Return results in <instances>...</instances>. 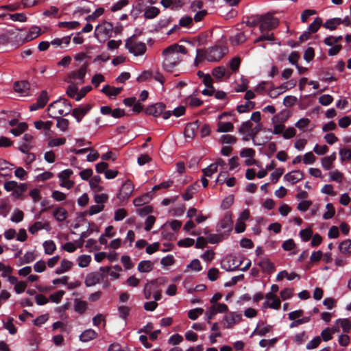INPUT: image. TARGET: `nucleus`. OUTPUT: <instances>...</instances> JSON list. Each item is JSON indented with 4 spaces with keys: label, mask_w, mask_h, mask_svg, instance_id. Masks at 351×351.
Returning a JSON list of instances; mask_svg holds the SVG:
<instances>
[{
    "label": "nucleus",
    "mask_w": 351,
    "mask_h": 351,
    "mask_svg": "<svg viewBox=\"0 0 351 351\" xmlns=\"http://www.w3.org/2000/svg\"><path fill=\"white\" fill-rule=\"evenodd\" d=\"M217 125H218V128L217 130V132H232V131H233V129H234V125L230 122L219 121Z\"/></svg>",
    "instance_id": "31"
},
{
    "label": "nucleus",
    "mask_w": 351,
    "mask_h": 351,
    "mask_svg": "<svg viewBox=\"0 0 351 351\" xmlns=\"http://www.w3.org/2000/svg\"><path fill=\"white\" fill-rule=\"evenodd\" d=\"M321 341H322V339H321L320 337H318V336L315 337L311 341H310L309 342L307 343L306 346V349L312 350V349L316 348L320 344Z\"/></svg>",
    "instance_id": "56"
},
{
    "label": "nucleus",
    "mask_w": 351,
    "mask_h": 351,
    "mask_svg": "<svg viewBox=\"0 0 351 351\" xmlns=\"http://www.w3.org/2000/svg\"><path fill=\"white\" fill-rule=\"evenodd\" d=\"M204 176L211 177L212 175L217 171V165L211 164L208 167L202 169Z\"/></svg>",
    "instance_id": "46"
},
{
    "label": "nucleus",
    "mask_w": 351,
    "mask_h": 351,
    "mask_svg": "<svg viewBox=\"0 0 351 351\" xmlns=\"http://www.w3.org/2000/svg\"><path fill=\"white\" fill-rule=\"evenodd\" d=\"M339 155L341 157V160H351V149L342 148L339 150Z\"/></svg>",
    "instance_id": "62"
},
{
    "label": "nucleus",
    "mask_w": 351,
    "mask_h": 351,
    "mask_svg": "<svg viewBox=\"0 0 351 351\" xmlns=\"http://www.w3.org/2000/svg\"><path fill=\"white\" fill-rule=\"evenodd\" d=\"M27 186L26 184H21L20 185L17 184V186L13 191V195L19 198L23 195V193L27 190Z\"/></svg>",
    "instance_id": "50"
},
{
    "label": "nucleus",
    "mask_w": 351,
    "mask_h": 351,
    "mask_svg": "<svg viewBox=\"0 0 351 351\" xmlns=\"http://www.w3.org/2000/svg\"><path fill=\"white\" fill-rule=\"evenodd\" d=\"M49 101V97L46 90H43L37 99V107L44 108Z\"/></svg>",
    "instance_id": "34"
},
{
    "label": "nucleus",
    "mask_w": 351,
    "mask_h": 351,
    "mask_svg": "<svg viewBox=\"0 0 351 351\" xmlns=\"http://www.w3.org/2000/svg\"><path fill=\"white\" fill-rule=\"evenodd\" d=\"M263 130V125L261 123H258L254 128H252L248 136L254 141L255 136Z\"/></svg>",
    "instance_id": "49"
},
{
    "label": "nucleus",
    "mask_w": 351,
    "mask_h": 351,
    "mask_svg": "<svg viewBox=\"0 0 351 351\" xmlns=\"http://www.w3.org/2000/svg\"><path fill=\"white\" fill-rule=\"evenodd\" d=\"M91 261V257L90 255H81L78 258V265L80 267H86L90 262Z\"/></svg>",
    "instance_id": "42"
},
{
    "label": "nucleus",
    "mask_w": 351,
    "mask_h": 351,
    "mask_svg": "<svg viewBox=\"0 0 351 351\" xmlns=\"http://www.w3.org/2000/svg\"><path fill=\"white\" fill-rule=\"evenodd\" d=\"M152 192H149L141 197L135 198L133 201L134 206H141L146 203H148L152 198Z\"/></svg>",
    "instance_id": "26"
},
{
    "label": "nucleus",
    "mask_w": 351,
    "mask_h": 351,
    "mask_svg": "<svg viewBox=\"0 0 351 351\" xmlns=\"http://www.w3.org/2000/svg\"><path fill=\"white\" fill-rule=\"evenodd\" d=\"M298 101V99L295 96L289 95L286 96L283 99V104L287 107H292L294 106Z\"/></svg>",
    "instance_id": "58"
},
{
    "label": "nucleus",
    "mask_w": 351,
    "mask_h": 351,
    "mask_svg": "<svg viewBox=\"0 0 351 351\" xmlns=\"http://www.w3.org/2000/svg\"><path fill=\"white\" fill-rule=\"evenodd\" d=\"M255 107V103L251 101H246L244 104L239 105L237 107V110L239 113H244L249 112Z\"/></svg>",
    "instance_id": "30"
},
{
    "label": "nucleus",
    "mask_w": 351,
    "mask_h": 351,
    "mask_svg": "<svg viewBox=\"0 0 351 351\" xmlns=\"http://www.w3.org/2000/svg\"><path fill=\"white\" fill-rule=\"evenodd\" d=\"M221 141L223 144H234L237 142V138L230 134H223L221 136Z\"/></svg>",
    "instance_id": "61"
},
{
    "label": "nucleus",
    "mask_w": 351,
    "mask_h": 351,
    "mask_svg": "<svg viewBox=\"0 0 351 351\" xmlns=\"http://www.w3.org/2000/svg\"><path fill=\"white\" fill-rule=\"evenodd\" d=\"M80 25V23L78 21H70V22H60L59 23L58 26L60 27H66L70 29H74L77 28Z\"/></svg>",
    "instance_id": "45"
},
{
    "label": "nucleus",
    "mask_w": 351,
    "mask_h": 351,
    "mask_svg": "<svg viewBox=\"0 0 351 351\" xmlns=\"http://www.w3.org/2000/svg\"><path fill=\"white\" fill-rule=\"evenodd\" d=\"M258 265L264 272L271 274L275 271L274 264L268 258H263Z\"/></svg>",
    "instance_id": "17"
},
{
    "label": "nucleus",
    "mask_w": 351,
    "mask_h": 351,
    "mask_svg": "<svg viewBox=\"0 0 351 351\" xmlns=\"http://www.w3.org/2000/svg\"><path fill=\"white\" fill-rule=\"evenodd\" d=\"M221 268L226 271H236L239 269L237 265V257L232 255L227 256L221 263Z\"/></svg>",
    "instance_id": "8"
},
{
    "label": "nucleus",
    "mask_w": 351,
    "mask_h": 351,
    "mask_svg": "<svg viewBox=\"0 0 351 351\" xmlns=\"http://www.w3.org/2000/svg\"><path fill=\"white\" fill-rule=\"evenodd\" d=\"M128 4V0H120L111 7V11L114 12H117L118 10H121L124 6H126Z\"/></svg>",
    "instance_id": "59"
},
{
    "label": "nucleus",
    "mask_w": 351,
    "mask_h": 351,
    "mask_svg": "<svg viewBox=\"0 0 351 351\" xmlns=\"http://www.w3.org/2000/svg\"><path fill=\"white\" fill-rule=\"evenodd\" d=\"M333 101V97L330 95H323L319 97V102L322 106H328Z\"/></svg>",
    "instance_id": "57"
},
{
    "label": "nucleus",
    "mask_w": 351,
    "mask_h": 351,
    "mask_svg": "<svg viewBox=\"0 0 351 351\" xmlns=\"http://www.w3.org/2000/svg\"><path fill=\"white\" fill-rule=\"evenodd\" d=\"M189 269L195 271H199L202 270V267L199 261L197 258L193 259L189 265H187L186 269L185 271H188Z\"/></svg>",
    "instance_id": "44"
},
{
    "label": "nucleus",
    "mask_w": 351,
    "mask_h": 351,
    "mask_svg": "<svg viewBox=\"0 0 351 351\" xmlns=\"http://www.w3.org/2000/svg\"><path fill=\"white\" fill-rule=\"evenodd\" d=\"M262 21L259 25V29L261 33L265 31H271L276 29L279 25V20L274 17L271 14H262Z\"/></svg>",
    "instance_id": "6"
},
{
    "label": "nucleus",
    "mask_w": 351,
    "mask_h": 351,
    "mask_svg": "<svg viewBox=\"0 0 351 351\" xmlns=\"http://www.w3.org/2000/svg\"><path fill=\"white\" fill-rule=\"evenodd\" d=\"M158 282V279H154L145 284L144 287V295L145 299L149 300L151 298L152 293H154L157 289L156 285Z\"/></svg>",
    "instance_id": "15"
},
{
    "label": "nucleus",
    "mask_w": 351,
    "mask_h": 351,
    "mask_svg": "<svg viewBox=\"0 0 351 351\" xmlns=\"http://www.w3.org/2000/svg\"><path fill=\"white\" fill-rule=\"evenodd\" d=\"M71 102L65 98H60L48 106L49 116L57 120L56 126L62 132L67 130L69 121L66 119L60 117V116L68 115L71 111Z\"/></svg>",
    "instance_id": "1"
},
{
    "label": "nucleus",
    "mask_w": 351,
    "mask_h": 351,
    "mask_svg": "<svg viewBox=\"0 0 351 351\" xmlns=\"http://www.w3.org/2000/svg\"><path fill=\"white\" fill-rule=\"evenodd\" d=\"M322 18L316 17L313 22L308 26L307 31H308L311 34L316 33L322 25Z\"/></svg>",
    "instance_id": "27"
},
{
    "label": "nucleus",
    "mask_w": 351,
    "mask_h": 351,
    "mask_svg": "<svg viewBox=\"0 0 351 351\" xmlns=\"http://www.w3.org/2000/svg\"><path fill=\"white\" fill-rule=\"evenodd\" d=\"M195 243V240L191 238H185L183 239H180L178 242V245L181 247H189L193 245Z\"/></svg>",
    "instance_id": "52"
},
{
    "label": "nucleus",
    "mask_w": 351,
    "mask_h": 351,
    "mask_svg": "<svg viewBox=\"0 0 351 351\" xmlns=\"http://www.w3.org/2000/svg\"><path fill=\"white\" fill-rule=\"evenodd\" d=\"M4 328L7 329L11 335L16 333V328L13 324V318L9 317L7 322L3 324Z\"/></svg>",
    "instance_id": "54"
},
{
    "label": "nucleus",
    "mask_w": 351,
    "mask_h": 351,
    "mask_svg": "<svg viewBox=\"0 0 351 351\" xmlns=\"http://www.w3.org/2000/svg\"><path fill=\"white\" fill-rule=\"evenodd\" d=\"M27 128V124L25 122H21L18 124L17 127L12 129L11 133L14 136H19Z\"/></svg>",
    "instance_id": "39"
},
{
    "label": "nucleus",
    "mask_w": 351,
    "mask_h": 351,
    "mask_svg": "<svg viewBox=\"0 0 351 351\" xmlns=\"http://www.w3.org/2000/svg\"><path fill=\"white\" fill-rule=\"evenodd\" d=\"M104 12V9L103 8H99L97 10H95V11L93 14H91L88 15V16H86V20L88 22H89V21H94L99 16L103 14Z\"/></svg>",
    "instance_id": "48"
},
{
    "label": "nucleus",
    "mask_w": 351,
    "mask_h": 351,
    "mask_svg": "<svg viewBox=\"0 0 351 351\" xmlns=\"http://www.w3.org/2000/svg\"><path fill=\"white\" fill-rule=\"evenodd\" d=\"M223 239V236L222 234H210L207 237V241L210 243H219L222 241Z\"/></svg>",
    "instance_id": "51"
},
{
    "label": "nucleus",
    "mask_w": 351,
    "mask_h": 351,
    "mask_svg": "<svg viewBox=\"0 0 351 351\" xmlns=\"http://www.w3.org/2000/svg\"><path fill=\"white\" fill-rule=\"evenodd\" d=\"M234 202V195H230L224 198L221 202V207L223 210L229 208Z\"/></svg>",
    "instance_id": "47"
},
{
    "label": "nucleus",
    "mask_w": 351,
    "mask_h": 351,
    "mask_svg": "<svg viewBox=\"0 0 351 351\" xmlns=\"http://www.w3.org/2000/svg\"><path fill=\"white\" fill-rule=\"evenodd\" d=\"M262 19H263V17H261V15L257 14V15L252 16L245 22V24L250 27H254L257 26L258 24L261 25Z\"/></svg>",
    "instance_id": "36"
},
{
    "label": "nucleus",
    "mask_w": 351,
    "mask_h": 351,
    "mask_svg": "<svg viewBox=\"0 0 351 351\" xmlns=\"http://www.w3.org/2000/svg\"><path fill=\"white\" fill-rule=\"evenodd\" d=\"M304 178V173L300 170H295L292 171L288 173H287L284 176V180L291 182L292 184L296 183L297 182L302 180Z\"/></svg>",
    "instance_id": "12"
},
{
    "label": "nucleus",
    "mask_w": 351,
    "mask_h": 351,
    "mask_svg": "<svg viewBox=\"0 0 351 351\" xmlns=\"http://www.w3.org/2000/svg\"><path fill=\"white\" fill-rule=\"evenodd\" d=\"M242 318L241 314L236 313H230L228 315L225 316V319L228 323V328H231L235 323L239 322Z\"/></svg>",
    "instance_id": "21"
},
{
    "label": "nucleus",
    "mask_w": 351,
    "mask_h": 351,
    "mask_svg": "<svg viewBox=\"0 0 351 351\" xmlns=\"http://www.w3.org/2000/svg\"><path fill=\"white\" fill-rule=\"evenodd\" d=\"M160 14V10L156 7H149L147 8L144 12V16L145 19H152L156 17Z\"/></svg>",
    "instance_id": "29"
},
{
    "label": "nucleus",
    "mask_w": 351,
    "mask_h": 351,
    "mask_svg": "<svg viewBox=\"0 0 351 351\" xmlns=\"http://www.w3.org/2000/svg\"><path fill=\"white\" fill-rule=\"evenodd\" d=\"M90 109L91 106L88 104L84 107L76 108L72 110V115L76 119V121L80 123L83 117L85 116Z\"/></svg>",
    "instance_id": "14"
},
{
    "label": "nucleus",
    "mask_w": 351,
    "mask_h": 351,
    "mask_svg": "<svg viewBox=\"0 0 351 351\" xmlns=\"http://www.w3.org/2000/svg\"><path fill=\"white\" fill-rule=\"evenodd\" d=\"M64 295V291L62 290H60L53 294H51L49 298L53 302L59 303L61 301Z\"/></svg>",
    "instance_id": "60"
},
{
    "label": "nucleus",
    "mask_w": 351,
    "mask_h": 351,
    "mask_svg": "<svg viewBox=\"0 0 351 351\" xmlns=\"http://www.w3.org/2000/svg\"><path fill=\"white\" fill-rule=\"evenodd\" d=\"M125 47L130 53L135 56L143 55L147 50L145 43L137 42L136 36L134 34L126 39Z\"/></svg>",
    "instance_id": "4"
},
{
    "label": "nucleus",
    "mask_w": 351,
    "mask_h": 351,
    "mask_svg": "<svg viewBox=\"0 0 351 351\" xmlns=\"http://www.w3.org/2000/svg\"><path fill=\"white\" fill-rule=\"evenodd\" d=\"M88 64L86 63L84 64L81 67L77 70L71 72L69 77L70 79L72 80H80L81 81V83H84V77L86 73Z\"/></svg>",
    "instance_id": "13"
},
{
    "label": "nucleus",
    "mask_w": 351,
    "mask_h": 351,
    "mask_svg": "<svg viewBox=\"0 0 351 351\" xmlns=\"http://www.w3.org/2000/svg\"><path fill=\"white\" fill-rule=\"evenodd\" d=\"M122 89L123 88L121 87L116 88L110 85H106L101 89V92L109 97H116L121 92Z\"/></svg>",
    "instance_id": "19"
},
{
    "label": "nucleus",
    "mask_w": 351,
    "mask_h": 351,
    "mask_svg": "<svg viewBox=\"0 0 351 351\" xmlns=\"http://www.w3.org/2000/svg\"><path fill=\"white\" fill-rule=\"evenodd\" d=\"M14 90L23 95H27L30 88V84L27 81L16 82L14 84Z\"/></svg>",
    "instance_id": "16"
},
{
    "label": "nucleus",
    "mask_w": 351,
    "mask_h": 351,
    "mask_svg": "<svg viewBox=\"0 0 351 351\" xmlns=\"http://www.w3.org/2000/svg\"><path fill=\"white\" fill-rule=\"evenodd\" d=\"M43 247L45 249V252L47 254H52L56 250V244L51 240L45 241L43 243Z\"/></svg>",
    "instance_id": "38"
},
{
    "label": "nucleus",
    "mask_w": 351,
    "mask_h": 351,
    "mask_svg": "<svg viewBox=\"0 0 351 351\" xmlns=\"http://www.w3.org/2000/svg\"><path fill=\"white\" fill-rule=\"evenodd\" d=\"M247 39L244 32H239L230 37L229 40L232 45H239L243 43Z\"/></svg>",
    "instance_id": "20"
},
{
    "label": "nucleus",
    "mask_w": 351,
    "mask_h": 351,
    "mask_svg": "<svg viewBox=\"0 0 351 351\" xmlns=\"http://www.w3.org/2000/svg\"><path fill=\"white\" fill-rule=\"evenodd\" d=\"M49 226V223H43L41 221H36L29 228L31 234H34L38 230L47 229Z\"/></svg>",
    "instance_id": "33"
},
{
    "label": "nucleus",
    "mask_w": 351,
    "mask_h": 351,
    "mask_svg": "<svg viewBox=\"0 0 351 351\" xmlns=\"http://www.w3.org/2000/svg\"><path fill=\"white\" fill-rule=\"evenodd\" d=\"M241 58L239 57L233 58L230 62V66L232 72H237L241 64Z\"/></svg>",
    "instance_id": "53"
},
{
    "label": "nucleus",
    "mask_w": 351,
    "mask_h": 351,
    "mask_svg": "<svg viewBox=\"0 0 351 351\" xmlns=\"http://www.w3.org/2000/svg\"><path fill=\"white\" fill-rule=\"evenodd\" d=\"M337 324H339L344 332H349L351 330V323L348 319H338Z\"/></svg>",
    "instance_id": "40"
},
{
    "label": "nucleus",
    "mask_w": 351,
    "mask_h": 351,
    "mask_svg": "<svg viewBox=\"0 0 351 351\" xmlns=\"http://www.w3.org/2000/svg\"><path fill=\"white\" fill-rule=\"evenodd\" d=\"M104 276L100 272H92L87 274L84 283L86 287L94 286L97 283H99L101 280L103 279Z\"/></svg>",
    "instance_id": "10"
},
{
    "label": "nucleus",
    "mask_w": 351,
    "mask_h": 351,
    "mask_svg": "<svg viewBox=\"0 0 351 351\" xmlns=\"http://www.w3.org/2000/svg\"><path fill=\"white\" fill-rule=\"evenodd\" d=\"M204 313V309L202 308H196L194 309H191L188 312V317L189 319L192 320H195L197 319L198 316L202 315Z\"/></svg>",
    "instance_id": "43"
},
{
    "label": "nucleus",
    "mask_w": 351,
    "mask_h": 351,
    "mask_svg": "<svg viewBox=\"0 0 351 351\" xmlns=\"http://www.w3.org/2000/svg\"><path fill=\"white\" fill-rule=\"evenodd\" d=\"M154 269V263L150 261H141L138 265V271L141 273H147Z\"/></svg>",
    "instance_id": "23"
},
{
    "label": "nucleus",
    "mask_w": 351,
    "mask_h": 351,
    "mask_svg": "<svg viewBox=\"0 0 351 351\" xmlns=\"http://www.w3.org/2000/svg\"><path fill=\"white\" fill-rule=\"evenodd\" d=\"M226 51V48L222 49L221 47L217 45L213 46L207 50L198 49H197L195 63L197 65L198 62H201L203 58L206 59L208 62H218L223 57Z\"/></svg>",
    "instance_id": "2"
},
{
    "label": "nucleus",
    "mask_w": 351,
    "mask_h": 351,
    "mask_svg": "<svg viewBox=\"0 0 351 351\" xmlns=\"http://www.w3.org/2000/svg\"><path fill=\"white\" fill-rule=\"evenodd\" d=\"M339 248L343 254H351V240L347 239L341 242Z\"/></svg>",
    "instance_id": "37"
},
{
    "label": "nucleus",
    "mask_w": 351,
    "mask_h": 351,
    "mask_svg": "<svg viewBox=\"0 0 351 351\" xmlns=\"http://www.w3.org/2000/svg\"><path fill=\"white\" fill-rule=\"evenodd\" d=\"M53 215L58 221L62 222L66 219L68 213L64 208L58 207L53 210Z\"/></svg>",
    "instance_id": "22"
},
{
    "label": "nucleus",
    "mask_w": 351,
    "mask_h": 351,
    "mask_svg": "<svg viewBox=\"0 0 351 351\" xmlns=\"http://www.w3.org/2000/svg\"><path fill=\"white\" fill-rule=\"evenodd\" d=\"M12 165L5 160H3L0 158V176H7L10 175V172L11 169L10 166Z\"/></svg>",
    "instance_id": "28"
},
{
    "label": "nucleus",
    "mask_w": 351,
    "mask_h": 351,
    "mask_svg": "<svg viewBox=\"0 0 351 351\" xmlns=\"http://www.w3.org/2000/svg\"><path fill=\"white\" fill-rule=\"evenodd\" d=\"M200 125L201 121L199 120L188 123L184 129L185 137L191 139L193 138L195 136Z\"/></svg>",
    "instance_id": "9"
},
{
    "label": "nucleus",
    "mask_w": 351,
    "mask_h": 351,
    "mask_svg": "<svg viewBox=\"0 0 351 351\" xmlns=\"http://www.w3.org/2000/svg\"><path fill=\"white\" fill-rule=\"evenodd\" d=\"M341 24V18H332L328 19L322 25L326 29H328L330 30H335L337 28V26Z\"/></svg>",
    "instance_id": "24"
},
{
    "label": "nucleus",
    "mask_w": 351,
    "mask_h": 351,
    "mask_svg": "<svg viewBox=\"0 0 351 351\" xmlns=\"http://www.w3.org/2000/svg\"><path fill=\"white\" fill-rule=\"evenodd\" d=\"M134 190V186L130 180H126L122 185L117 197L120 199H128Z\"/></svg>",
    "instance_id": "7"
},
{
    "label": "nucleus",
    "mask_w": 351,
    "mask_h": 351,
    "mask_svg": "<svg viewBox=\"0 0 351 351\" xmlns=\"http://www.w3.org/2000/svg\"><path fill=\"white\" fill-rule=\"evenodd\" d=\"M300 235L303 241H308L313 236V231L311 229H304L300 232Z\"/></svg>",
    "instance_id": "64"
},
{
    "label": "nucleus",
    "mask_w": 351,
    "mask_h": 351,
    "mask_svg": "<svg viewBox=\"0 0 351 351\" xmlns=\"http://www.w3.org/2000/svg\"><path fill=\"white\" fill-rule=\"evenodd\" d=\"M127 216V211L124 208H119L114 212V220L115 221H121Z\"/></svg>",
    "instance_id": "63"
},
{
    "label": "nucleus",
    "mask_w": 351,
    "mask_h": 351,
    "mask_svg": "<svg viewBox=\"0 0 351 351\" xmlns=\"http://www.w3.org/2000/svg\"><path fill=\"white\" fill-rule=\"evenodd\" d=\"M198 187L199 185L197 183L189 186L182 195L184 200L188 201L191 199L193 197V194L197 191Z\"/></svg>",
    "instance_id": "25"
},
{
    "label": "nucleus",
    "mask_w": 351,
    "mask_h": 351,
    "mask_svg": "<svg viewBox=\"0 0 351 351\" xmlns=\"http://www.w3.org/2000/svg\"><path fill=\"white\" fill-rule=\"evenodd\" d=\"M232 214L230 212H227L223 219L219 222L218 228L220 230L227 229V232H230L232 229Z\"/></svg>",
    "instance_id": "11"
},
{
    "label": "nucleus",
    "mask_w": 351,
    "mask_h": 351,
    "mask_svg": "<svg viewBox=\"0 0 351 351\" xmlns=\"http://www.w3.org/2000/svg\"><path fill=\"white\" fill-rule=\"evenodd\" d=\"M162 54L164 56L162 63L163 68L168 72H173L174 69L182 61V58L180 55L169 46L162 51Z\"/></svg>",
    "instance_id": "3"
},
{
    "label": "nucleus",
    "mask_w": 351,
    "mask_h": 351,
    "mask_svg": "<svg viewBox=\"0 0 351 351\" xmlns=\"http://www.w3.org/2000/svg\"><path fill=\"white\" fill-rule=\"evenodd\" d=\"M225 75L226 69L223 66H217L213 71V75L217 79H221Z\"/></svg>",
    "instance_id": "55"
},
{
    "label": "nucleus",
    "mask_w": 351,
    "mask_h": 351,
    "mask_svg": "<svg viewBox=\"0 0 351 351\" xmlns=\"http://www.w3.org/2000/svg\"><path fill=\"white\" fill-rule=\"evenodd\" d=\"M87 308V303L85 301L80 300L78 299L75 300V311L79 314H83Z\"/></svg>",
    "instance_id": "32"
},
{
    "label": "nucleus",
    "mask_w": 351,
    "mask_h": 351,
    "mask_svg": "<svg viewBox=\"0 0 351 351\" xmlns=\"http://www.w3.org/2000/svg\"><path fill=\"white\" fill-rule=\"evenodd\" d=\"M98 334L93 329H88L84 330L80 336V340L82 342H88L97 338Z\"/></svg>",
    "instance_id": "18"
},
{
    "label": "nucleus",
    "mask_w": 351,
    "mask_h": 351,
    "mask_svg": "<svg viewBox=\"0 0 351 351\" xmlns=\"http://www.w3.org/2000/svg\"><path fill=\"white\" fill-rule=\"evenodd\" d=\"M326 208L327 211L324 213L323 218L324 219H330L332 218L335 214V210L333 205L330 203L326 204Z\"/></svg>",
    "instance_id": "41"
},
{
    "label": "nucleus",
    "mask_w": 351,
    "mask_h": 351,
    "mask_svg": "<svg viewBox=\"0 0 351 351\" xmlns=\"http://www.w3.org/2000/svg\"><path fill=\"white\" fill-rule=\"evenodd\" d=\"M280 306H281V302H280V299L276 297L272 300V302L271 303H269L268 301H265L263 303V307L265 308H273L275 310H278V309H280Z\"/></svg>",
    "instance_id": "35"
},
{
    "label": "nucleus",
    "mask_w": 351,
    "mask_h": 351,
    "mask_svg": "<svg viewBox=\"0 0 351 351\" xmlns=\"http://www.w3.org/2000/svg\"><path fill=\"white\" fill-rule=\"evenodd\" d=\"M166 106L163 103H156L147 107L145 110L146 114L159 117L162 114L164 119H168L171 116V110L165 111Z\"/></svg>",
    "instance_id": "5"
}]
</instances>
